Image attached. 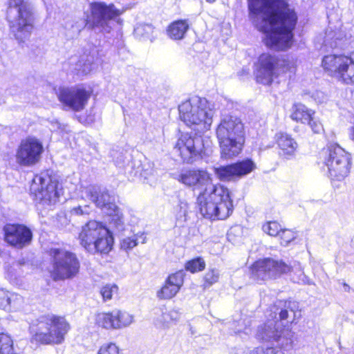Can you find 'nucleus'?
I'll use <instances>...</instances> for the list:
<instances>
[{
	"instance_id": "obj_1",
	"label": "nucleus",
	"mask_w": 354,
	"mask_h": 354,
	"mask_svg": "<svg viewBox=\"0 0 354 354\" xmlns=\"http://www.w3.org/2000/svg\"><path fill=\"white\" fill-rule=\"evenodd\" d=\"M248 17L265 36V45L283 51L293 44L297 15L287 0H248Z\"/></svg>"
},
{
	"instance_id": "obj_2",
	"label": "nucleus",
	"mask_w": 354,
	"mask_h": 354,
	"mask_svg": "<svg viewBox=\"0 0 354 354\" xmlns=\"http://www.w3.org/2000/svg\"><path fill=\"white\" fill-rule=\"evenodd\" d=\"M171 176L183 185L200 189L196 206L200 214L209 220H223L233 212V201L227 187L214 184L212 175L204 169H183Z\"/></svg>"
},
{
	"instance_id": "obj_3",
	"label": "nucleus",
	"mask_w": 354,
	"mask_h": 354,
	"mask_svg": "<svg viewBox=\"0 0 354 354\" xmlns=\"http://www.w3.org/2000/svg\"><path fill=\"white\" fill-rule=\"evenodd\" d=\"M294 335L295 333L291 329L282 328L277 320L269 319L258 326L255 337L258 341L271 346L256 347L248 351L245 354H284L277 348L284 350L292 348Z\"/></svg>"
},
{
	"instance_id": "obj_4",
	"label": "nucleus",
	"mask_w": 354,
	"mask_h": 354,
	"mask_svg": "<svg viewBox=\"0 0 354 354\" xmlns=\"http://www.w3.org/2000/svg\"><path fill=\"white\" fill-rule=\"evenodd\" d=\"M181 120L191 129L203 133L209 129L215 113L213 105L205 98L194 96L179 106Z\"/></svg>"
},
{
	"instance_id": "obj_5",
	"label": "nucleus",
	"mask_w": 354,
	"mask_h": 354,
	"mask_svg": "<svg viewBox=\"0 0 354 354\" xmlns=\"http://www.w3.org/2000/svg\"><path fill=\"white\" fill-rule=\"evenodd\" d=\"M70 330V324L64 317L52 313L37 318L30 327L32 339L42 344H59Z\"/></svg>"
},
{
	"instance_id": "obj_6",
	"label": "nucleus",
	"mask_w": 354,
	"mask_h": 354,
	"mask_svg": "<svg viewBox=\"0 0 354 354\" xmlns=\"http://www.w3.org/2000/svg\"><path fill=\"white\" fill-rule=\"evenodd\" d=\"M216 136L221 157L225 159L235 157L241 153L244 142L243 124L236 117L223 115L216 129Z\"/></svg>"
},
{
	"instance_id": "obj_7",
	"label": "nucleus",
	"mask_w": 354,
	"mask_h": 354,
	"mask_svg": "<svg viewBox=\"0 0 354 354\" xmlns=\"http://www.w3.org/2000/svg\"><path fill=\"white\" fill-rule=\"evenodd\" d=\"M78 240L81 246L92 254L109 253L114 242L112 233L106 225L96 220H91L82 227Z\"/></svg>"
},
{
	"instance_id": "obj_8",
	"label": "nucleus",
	"mask_w": 354,
	"mask_h": 354,
	"mask_svg": "<svg viewBox=\"0 0 354 354\" xmlns=\"http://www.w3.org/2000/svg\"><path fill=\"white\" fill-rule=\"evenodd\" d=\"M124 11V9L118 8L113 3L92 2L84 12L86 25L93 28H98L104 32H110L122 26L121 15Z\"/></svg>"
},
{
	"instance_id": "obj_9",
	"label": "nucleus",
	"mask_w": 354,
	"mask_h": 354,
	"mask_svg": "<svg viewBox=\"0 0 354 354\" xmlns=\"http://www.w3.org/2000/svg\"><path fill=\"white\" fill-rule=\"evenodd\" d=\"M8 18L11 32L18 42L27 41L34 28L32 8L29 0H9Z\"/></svg>"
},
{
	"instance_id": "obj_10",
	"label": "nucleus",
	"mask_w": 354,
	"mask_h": 354,
	"mask_svg": "<svg viewBox=\"0 0 354 354\" xmlns=\"http://www.w3.org/2000/svg\"><path fill=\"white\" fill-rule=\"evenodd\" d=\"M255 66L257 81L265 85H270L281 74L293 73L295 71L293 61L279 60L277 57L269 53L260 55Z\"/></svg>"
},
{
	"instance_id": "obj_11",
	"label": "nucleus",
	"mask_w": 354,
	"mask_h": 354,
	"mask_svg": "<svg viewBox=\"0 0 354 354\" xmlns=\"http://www.w3.org/2000/svg\"><path fill=\"white\" fill-rule=\"evenodd\" d=\"M82 199H88L93 202L96 207L100 208L110 216V225L120 231L123 229L124 218L120 209L111 201L110 195L95 185L82 187L80 190Z\"/></svg>"
},
{
	"instance_id": "obj_12",
	"label": "nucleus",
	"mask_w": 354,
	"mask_h": 354,
	"mask_svg": "<svg viewBox=\"0 0 354 354\" xmlns=\"http://www.w3.org/2000/svg\"><path fill=\"white\" fill-rule=\"evenodd\" d=\"M320 160L326 167L332 180H343L350 173L351 156L337 145H330L324 149L320 154Z\"/></svg>"
},
{
	"instance_id": "obj_13",
	"label": "nucleus",
	"mask_w": 354,
	"mask_h": 354,
	"mask_svg": "<svg viewBox=\"0 0 354 354\" xmlns=\"http://www.w3.org/2000/svg\"><path fill=\"white\" fill-rule=\"evenodd\" d=\"M322 64L330 76L346 84L354 83V51L349 55L324 56Z\"/></svg>"
},
{
	"instance_id": "obj_14",
	"label": "nucleus",
	"mask_w": 354,
	"mask_h": 354,
	"mask_svg": "<svg viewBox=\"0 0 354 354\" xmlns=\"http://www.w3.org/2000/svg\"><path fill=\"white\" fill-rule=\"evenodd\" d=\"M50 255L52 257L51 273L55 279H71L78 274L80 263L75 253L53 248Z\"/></svg>"
},
{
	"instance_id": "obj_15",
	"label": "nucleus",
	"mask_w": 354,
	"mask_h": 354,
	"mask_svg": "<svg viewBox=\"0 0 354 354\" xmlns=\"http://www.w3.org/2000/svg\"><path fill=\"white\" fill-rule=\"evenodd\" d=\"M30 192L37 201L48 205L56 203L62 194L58 181L48 172H41L34 177Z\"/></svg>"
},
{
	"instance_id": "obj_16",
	"label": "nucleus",
	"mask_w": 354,
	"mask_h": 354,
	"mask_svg": "<svg viewBox=\"0 0 354 354\" xmlns=\"http://www.w3.org/2000/svg\"><path fill=\"white\" fill-rule=\"evenodd\" d=\"M208 138L201 135L192 137L188 133H182L178 138L174 150L185 162H190L205 152L208 147Z\"/></svg>"
},
{
	"instance_id": "obj_17",
	"label": "nucleus",
	"mask_w": 354,
	"mask_h": 354,
	"mask_svg": "<svg viewBox=\"0 0 354 354\" xmlns=\"http://www.w3.org/2000/svg\"><path fill=\"white\" fill-rule=\"evenodd\" d=\"M56 95L64 110L77 112L86 107L91 92L83 85H76L71 87H59Z\"/></svg>"
},
{
	"instance_id": "obj_18",
	"label": "nucleus",
	"mask_w": 354,
	"mask_h": 354,
	"mask_svg": "<svg viewBox=\"0 0 354 354\" xmlns=\"http://www.w3.org/2000/svg\"><path fill=\"white\" fill-rule=\"evenodd\" d=\"M43 152L42 142L35 137H28L17 149L16 162L23 167H31L39 162Z\"/></svg>"
},
{
	"instance_id": "obj_19",
	"label": "nucleus",
	"mask_w": 354,
	"mask_h": 354,
	"mask_svg": "<svg viewBox=\"0 0 354 354\" xmlns=\"http://www.w3.org/2000/svg\"><path fill=\"white\" fill-rule=\"evenodd\" d=\"M256 168V163L252 159L245 158L231 165L214 167V171L221 181L230 182L245 177Z\"/></svg>"
},
{
	"instance_id": "obj_20",
	"label": "nucleus",
	"mask_w": 354,
	"mask_h": 354,
	"mask_svg": "<svg viewBox=\"0 0 354 354\" xmlns=\"http://www.w3.org/2000/svg\"><path fill=\"white\" fill-rule=\"evenodd\" d=\"M289 270L288 265L272 259H259L251 268L253 276L261 280L277 277L283 273L288 272Z\"/></svg>"
},
{
	"instance_id": "obj_21",
	"label": "nucleus",
	"mask_w": 354,
	"mask_h": 354,
	"mask_svg": "<svg viewBox=\"0 0 354 354\" xmlns=\"http://www.w3.org/2000/svg\"><path fill=\"white\" fill-rule=\"evenodd\" d=\"M5 241L10 245L22 248L32 240V232L23 225L7 224L3 227Z\"/></svg>"
},
{
	"instance_id": "obj_22",
	"label": "nucleus",
	"mask_w": 354,
	"mask_h": 354,
	"mask_svg": "<svg viewBox=\"0 0 354 354\" xmlns=\"http://www.w3.org/2000/svg\"><path fill=\"white\" fill-rule=\"evenodd\" d=\"M185 273L179 270L169 274L163 285L156 291V297L160 300L174 298L183 286Z\"/></svg>"
},
{
	"instance_id": "obj_23",
	"label": "nucleus",
	"mask_w": 354,
	"mask_h": 354,
	"mask_svg": "<svg viewBox=\"0 0 354 354\" xmlns=\"http://www.w3.org/2000/svg\"><path fill=\"white\" fill-rule=\"evenodd\" d=\"M275 140L281 156L288 160L295 157L298 144L291 136L279 132L275 135Z\"/></svg>"
},
{
	"instance_id": "obj_24",
	"label": "nucleus",
	"mask_w": 354,
	"mask_h": 354,
	"mask_svg": "<svg viewBox=\"0 0 354 354\" xmlns=\"http://www.w3.org/2000/svg\"><path fill=\"white\" fill-rule=\"evenodd\" d=\"M24 297L15 292L0 289V309L6 312H17L23 309Z\"/></svg>"
},
{
	"instance_id": "obj_25",
	"label": "nucleus",
	"mask_w": 354,
	"mask_h": 354,
	"mask_svg": "<svg viewBox=\"0 0 354 354\" xmlns=\"http://www.w3.org/2000/svg\"><path fill=\"white\" fill-rule=\"evenodd\" d=\"M155 315L156 326L163 328H169L172 324L177 322L180 317V313L178 310H167L165 307L157 309Z\"/></svg>"
},
{
	"instance_id": "obj_26",
	"label": "nucleus",
	"mask_w": 354,
	"mask_h": 354,
	"mask_svg": "<svg viewBox=\"0 0 354 354\" xmlns=\"http://www.w3.org/2000/svg\"><path fill=\"white\" fill-rule=\"evenodd\" d=\"M113 317L115 330L130 326L135 322L134 315L124 310L113 309Z\"/></svg>"
},
{
	"instance_id": "obj_27",
	"label": "nucleus",
	"mask_w": 354,
	"mask_h": 354,
	"mask_svg": "<svg viewBox=\"0 0 354 354\" xmlns=\"http://www.w3.org/2000/svg\"><path fill=\"white\" fill-rule=\"evenodd\" d=\"M189 24L186 19L176 20L168 26L167 34L172 39H182L187 30L189 29Z\"/></svg>"
},
{
	"instance_id": "obj_28",
	"label": "nucleus",
	"mask_w": 354,
	"mask_h": 354,
	"mask_svg": "<svg viewBox=\"0 0 354 354\" xmlns=\"http://www.w3.org/2000/svg\"><path fill=\"white\" fill-rule=\"evenodd\" d=\"M315 114V111L302 104H295L290 115L292 120L306 124Z\"/></svg>"
},
{
	"instance_id": "obj_29",
	"label": "nucleus",
	"mask_w": 354,
	"mask_h": 354,
	"mask_svg": "<svg viewBox=\"0 0 354 354\" xmlns=\"http://www.w3.org/2000/svg\"><path fill=\"white\" fill-rule=\"evenodd\" d=\"M95 324L106 330H115L113 311L100 312L95 315Z\"/></svg>"
},
{
	"instance_id": "obj_30",
	"label": "nucleus",
	"mask_w": 354,
	"mask_h": 354,
	"mask_svg": "<svg viewBox=\"0 0 354 354\" xmlns=\"http://www.w3.org/2000/svg\"><path fill=\"white\" fill-rule=\"evenodd\" d=\"M285 308L279 313L281 321L286 322V324H292L300 316L299 311L296 310L297 305L295 302L287 301L284 305Z\"/></svg>"
},
{
	"instance_id": "obj_31",
	"label": "nucleus",
	"mask_w": 354,
	"mask_h": 354,
	"mask_svg": "<svg viewBox=\"0 0 354 354\" xmlns=\"http://www.w3.org/2000/svg\"><path fill=\"white\" fill-rule=\"evenodd\" d=\"M145 241L146 236L143 233L133 234L121 239L120 248L122 250L127 252L135 248L139 242L144 243Z\"/></svg>"
},
{
	"instance_id": "obj_32",
	"label": "nucleus",
	"mask_w": 354,
	"mask_h": 354,
	"mask_svg": "<svg viewBox=\"0 0 354 354\" xmlns=\"http://www.w3.org/2000/svg\"><path fill=\"white\" fill-rule=\"evenodd\" d=\"M153 27L149 24H138L134 28L135 36L142 40H149L152 41L154 39Z\"/></svg>"
},
{
	"instance_id": "obj_33",
	"label": "nucleus",
	"mask_w": 354,
	"mask_h": 354,
	"mask_svg": "<svg viewBox=\"0 0 354 354\" xmlns=\"http://www.w3.org/2000/svg\"><path fill=\"white\" fill-rule=\"evenodd\" d=\"M0 353L16 354L14 351L13 340L8 333H0Z\"/></svg>"
},
{
	"instance_id": "obj_34",
	"label": "nucleus",
	"mask_w": 354,
	"mask_h": 354,
	"mask_svg": "<svg viewBox=\"0 0 354 354\" xmlns=\"http://www.w3.org/2000/svg\"><path fill=\"white\" fill-rule=\"evenodd\" d=\"M205 266V261L202 257H196L187 261L185 268L192 273H196L203 271Z\"/></svg>"
},
{
	"instance_id": "obj_35",
	"label": "nucleus",
	"mask_w": 354,
	"mask_h": 354,
	"mask_svg": "<svg viewBox=\"0 0 354 354\" xmlns=\"http://www.w3.org/2000/svg\"><path fill=\"white\" fill-rule=\"evenodd\" d=\"M281 229L280 224L276 221H268L262 225V230L271 236L279 235Z\"/></svg>"
},
{
	"instance_id": "obj_36",
	"label": "nucleus",
	"mask_w": 354,
	"mask_h": 354,
	"mask_svg": "<svg viewBox=\"0 0 354 354\" xmlns=\"http://www.w3.org/2000/svg\"><path fill=\"white\" fill-rule=\"evenodd\" d=\"M290 270L288 272H291L294 274L295 276L292 277V280L295 282H305L306 281V275L303 272V268L299 263L295 262L294 264L290 266Z\"/></svg>"
},
{
	"instance_id": "obj_37",
	"label": "nucleus",
	"mask_w": 354,
	"mask_h": 354,
	"mask_svg": "<svg viewBox=\"0 0 354 354\" xmlns=\"http://www.w3.org/2000/svg\"><path fill=\"white\" fill-rule=\"evenodd\" d=\"M118 288L115 284H106L100 290L101 295L104 301H108L112 299L114 295L118 293Z\"/></svg>"
},
{
	"instance_id": "obj_38",
	"label": "nucleus",
	"mask_w": 354,
	"mask_h": 354,
	"mask_svg": "<svg viewBox=\"0 0 354 354\" xmlns=\"http://www.w3.org/2000/svg\"><path fill=\"white\" fill-rule=\"evenodd\" d=\"M75 69L78 71L80 74L86 75L92 71L93 62L89 59L84 60V59L82 58L79 61Z\"/></svg>"
},
{
	"instance_id": "obj_39",
	"label": "nucleus",
	"mask_w": 354,
	"mask_h": 354,
	"mask_svg": "<svg viewBox=\"0 0 354 354\" xmlns=\"http://www.w3.org/2000/svg\"><path fill=\"white\" fill-rule=\"evenodd\" d=\"M220 276L219 271L216 269L209 270L204 276V281L206 286H210L218 281Z\"/></svg>"
},
{
	"instance_id": "obj_40",
	"label": "nucleus",
	"mask_w": 354,
	"mask_h": 354,
	"mask_svg": "<svg viewBox=\"0 0 354 354\" xmlns=\"http://www.w3.org/2000/svg\"><path fill=\"white\" fill-rule=\"evenodd\" d=\"M189 209V203L185 200H180L178 206L176 207V216L178 219L186 220V217Z\"/></svg>"
},
{
	"instance_id": "obj_41",
	"label": "nucleus",
	"mask_w": 354,
	"mask_h": 354,
	"mask_svg": "<svg viewBox=\"0 0 354 354\" xmlns=\"http://www.w3.org/2000/svg\"><path fill=\"white\" fill-rule=\"evenodd\" d=\"M280 237V243L281 245L287 246L295 237V233L290 230H282L279 234Z\"/></svg>"
},
{
	"instance_id": "obj_42",
	"label": "nucleus",
	"mask_w": 354,
	"mask_h": 354,
	"mask_svg": "<svg viewBox=\"0 0 354 354\" xmlns=\"http://www.w3.org/2000/svg\"><path fill=\"white\" fill-rule=\"evenodd\" d=\"M311 129L314 133H321L324 131V127L318 118L315 116V114L311 117L309 121L306 124Z\"/></svg>"
},
{
	"instance_id": "obj_43",
	"label": "nucleus",
	"mask_w": 354,
	"mask_h": 354,
	"mask_svg": "<svg viewBox=\"0 0 354 354\" xmlns=\"http://www.w3.org/2000/svg\"><path fill=\"white\" fill-rule=\"evenodd\" d=\"M96 354H119V348L115 344L108 342L102 344Z\"/></svg>"
},
{
	"instance_id": "obj_44",
	"label": "nucleus",
	"mask_w": 354,
	"mask_h": 354,
	"mask_svg": "<svg viewBox=\"0 0 354 354\" xmlns=\"http://www.w3.org/2000/svg\"><path fill=\"white\" fill-rule=\"evenodd\" d=\"M91 212V207L88 205H78L71 209V212L75 215L88 214Z\"/></svg>"
},
{
	"instance_id": "obj_45",
	"label": "nucleus",
	"mask_w": 354,
	"mask_h": 354,
	"mask_svg": "<svg viewBox=\"0 0 354 354\" xmlns=\"http://www.w3.org/2000/svg\"><path fill=\"white\" fill-rule=\"evenodd\" d=\"M19 268V264L17 262H12V264L7 265L5 267L7 277L12 279L16 276L17 270Z\"/></svg>"
},
{
	"instance_id": "obj_46",
	"label": "nucleus",
	"mask_w": 354,
	"mask_h": 354,
	"mask_svg": "<svg viewBox=\"0 0 354 354\" xmlns=\"http://www.w3.org/2000/svg\"><path fill=\"white\" fill-rule=\"evenodd\" d=\"M335 33L333 31H327L326 32V37L324 39L325 46H328L330 48H335L337 46V43L334 40Z\"/></svg>"
},
{
	"instance_id": "obj_47",
	"label": "nucleus",
	"mask_w": 354,
	"mask_h": 354,
	"mask_svg": "<svg viewBox=\"0 0 354 354\" xmlns=\"http://www.w3.org/2000/svg\"><path fill=\"white\" fill-rule=\"evenodd\" d=\"M61 128V124L57 120H53L50 122V130L57 131Z\"/></svg>"
},
{
	"instance_id": "obj_48",
	"label": "nucleus",
	"mask_w": 354,
	"mask_h": 354,
	"mask_svg": "<svg viewBox=\"0 0 354 354\" xmlns=\"http://www.w3.org/2000/svg\"><path fill=\"white\" fill-rule=\"evenodd\" d=\"M208 3H212L216 1V0H206Z\"/></svg>"
},
{
	"instance_id": "obj_49",
	"label": "nucleus",
	"mask_w": 354,
	"mask_h": 354,
	"mask_svg": "<svg viewBox=\"0 0 354 354\" xmlns=\"http://www.w3.org/2000/svg\"><path fill=\"white\" fill-rule=\"evenodd\" d=\"M344 286L345 290H347L349 288V286L346 283L344 284Z\"/></svg>"
}]
</instances>
